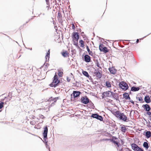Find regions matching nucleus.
<instances>
[{
	"instance_id": "f257e3e1",
	"label": "nucleus",
	"mask_w": 151,
	"mask_h": 151,
	"mask_svg": "<svg viewBox=\"0 0 151 151\" xmlns=\"http://www.w3.org/2000/svg\"><path fill=\"white\" fill-rule=\"evenodd\" d=\"M48 127L47 126H45L44 127V131L42 133V135L43 136V140L41 138L43 142L45 143L46 147L47 149H48L49 151H50L49 146L47 144L48 141L47 140V132Z\"/></svg>"
},
{
	"instance_id": "f03ea898",
	"label": "nucleus",
	"mask_w": 151,
	"mask_h": 151,
	"mask_svg": "<svg viewBox=\"0 0 151 151\" xmlns=\"http://www.w3.org/2000/svg\"><path fill=\"white\" fill-rule=\"evenodd\" d=\"M116 117L120 120H122L125 122H127L129 121V119L127 116L123 113H122L119 110Z\"/></svg>"
},
{
	"instance_id": "7ed1b4c3",
	"label": "nucleus",
	"mask_w": 151,
	"mask_h": 151,
	"mask_svg": "<svg viewBox=\"0 0 151 151\" xmlns=\"http://www.w3.org/2000/svg\"><path fill=\"white\" fill-rule=\"evenodd\" d=\"M60 83V81L58 79L56 73H55L53 78L52 82L50 84V86L51 87H55L58 85Z\"/></svg>"
},
{
	"instance_id": "20e7f679",
	"label": "nucleus",
	"mask_w": 151,
	"mask_h": 151,
	"mask_svg": "<svg viewBox=\"0 0 151 151\" xmlns=\"http://www.w3.org/2000/svg\"><path fill=\"white\" fill-rule=\"evenodd\" d=\"M73 41L74 42V45L78 46V42L79 39V36L77 32H73L72 34V37Z\"/></svg>"
},
{
	"instance_id": "39448f33",
	"label": "nucleus",
	"mask_w": 151,
	"mask_h": 151,
	"mask_svg": "<svg viewBox=\"0 0 151 151\" xmlns=\"http://www.w3.org/2000/svg\"><path fill=\"white\" fill-rule=\"evenodd\" d=\"M90 99L86 95L81 96L80 99L81 103L84 104H87L88 103Z\"/></svg>"
},
{
	"instance_id": "423d86ee",
	"label": "nucleus",
	"mask_w": 151,
	"mask_h": 151,
	"mask_svg": "<svg viewBox=\"0 0 151 151\" xmlns=\"http://www.w3.org/2000/svg\"><path fill=\"white\" fill-rule=\"evenodd\" d=\"M91 117L92 118H95L100 121H103V117L101 116L98 113L92 114Z\"/></svg>"
},
{
	"instance_id": "0eeeda50",
	"label": "nucleus",
	"mask_w": 151,
	"mask_h": 151,
	"mask_svg": "<svg viewBox=\"0 0 151 151\" xmlns=\"http://www.w3.org/2000/svg\"><path fill=\"white\" fill-rule=\"evenodd\" d=\"M118 95H102V98L104 99L106 97H111L114 99H115L117 101H119L120 102L119 99V96Z\"/></svg>"
},
{
	"instance_id": "6e6552de",
	"label": "nucleus",
	"mask_w": 151,
	"mask_h": 151,
	"mask_svg": "<svg viewBox=\"0 0 151 151\" xmlns=\"http://www.w3.org/2000/svg\"><path fill=\"white\" fill-rule=\"evenodd\" d=\"M99 49L100 51L106 53L109 51L108 49L103 44H100L99 46Z\"/></svg>"
},
{
	"instance_id": "1a4fd4ad",
	"label": "nucleus",
	"mask_w": 151,
	"mask_h": 151,
	"mask_svg": "<svg viewBox=\"0 0 151 151\" xmlns=\"http://www.w3.org/2000/svg\"><path fill=\"white\" fill-rule=\"evenodd\" d=\"M119 85L121 88L124 90L127 89L128 88V86L127 83L124 81L120 82Z\"/></svg>"
},
{
	"instance_id": "9d476101",
	"label": "nucleus",
	"mask_w": 151,
	"mask_h": 151,
	"mask_svg": "<svg viewBox=\"0 0 151 151\" xmlns=\"http://www.w3.org/2000/svg\"><path fill=\"white\" fill-rule=\"evenodd\" d=\"M107 136H109L110 137H112V139H111V142L113 143L114 144H116V145L117 144L119 143L117 141H115L116 140L118 139L116 137L112 136L110 133H107Z\"/></svg>"
},
{
	"instance_id": "9b49d317",
	"label": "nucleus",
	"mask_w": 151,
	"mask_h": 151,
	"mask_svg": "<svg viewBox=\"0 0 151 151\" xmlns=\"http://www.w3.org/2000/svg\"><path fill=\"white\" fill-rule=\"evenodd\" d=\"M59 97H56L55 98H53L52 97H51L49 98V99L47 100V101L49 102L50 101V102L51 101H53V102H52L51 103V105H54V103L56 102L57 100L59 99Z\"/></svg>"
},
{
	"instance_id": "f8f14e48",
	"label": "nucleus",
	"mask_w": 151,
	"mask_h": 151,
	"mask_svg": "<svg viewBox=\"0 0 151 151\" xmlns=\"http://www.w3.org/2000/svg\"><path fill=\"white\" fill-rule=\"evenodd\" d=\"M142 107L147 112H151L150 111L151 110V108L149 105L147 104H143Z\"/></svg>"
},
{
	"instance_id": "ddd939ff",
	"label": "nucleus",
	"mask_w": 151,
	"mask_h": 151,
	"mask_svg": "<svg viewBox=\"0 0 151 151\" xmlns=\"http://www.w3.org/2000/svg\"><path fill=\"white\" fill-rule=\"evenodd\" d=\"M143 134L145 136L147 139L151 138V132L150 131L145 130Z\"/></svg>"
},
{
	"instance_id": "4468645a",
	"label": "nucleus",
	"mask_w": 151,
	"mask_h": 151,
	"mask_svg": "<svg viewBox=\"0 0 151 151\" xmlns=\"http://www.w3.org/2000/svg\"><path fill=\"white\" fill-rule=\"evenodd\" d=\"M87 107L91 109H94L95 108L94 104L91 100H89L88 103L87 104Z\"/></svg>"
},
{
	"instance_id": "2eb2a0df",
	"label": "nucleus",
	"mask_w": 151,
	"mask_h": 151,
	"mask_svg": "<svg viewBox=\"0 0 151 151\" xmlns=\"http://www.w3.org/2000/svg\"><path fill=\"white\" fill-rule=\"evenodd\" d=\"M102 71H99L98 70L97 71H96L94 73V74L96 75V77L98 79H100L101 77Z\"/></svg>"
},
{
	"instance_id": "dca6fc26",
	"label": "nucleus",
	"mask_w": 151,
	"mask_h": 151,
	"mask_svg": "<svg viewBox=\"0 0 151 151\" xmlns=\"http://www.w3.org/2000/svg\"><path fill=\"white\" fill-rule=\"evenodd\" d=\"M144 101L147 104L151 102L150 97H149V95H146V96H145Z\"/></svg>"
},
{
	"instance_id": "f3484780",
	"label": "nucleus",
	"mask_w": 151,
	"mask_h": 151,
	"mask_svg": "<svg viewBox=\"0 0 151 151\" xmlns=\"http://www.w3.org/2000/svg\"><path fill=\"white\" fill-rule=\"evenodd\" d=\"M147 142H144L143 144V146L145 148L146 150H147L149 147L150 144L147 141L146 139H145Z\"/></svg>"
},
{
	"instance_id": "a211bd4d",
	"label": "nucleus",
	"mask_w": 151,
	"mask_h": 151,
	"mask_svg": "<svg viewBox=\"0 0 151 151\" xmlns=\"http://www.w3.org/2000/svg\"><path fill=\"white\" fill-rule=\"evenodd\" d=\"M131 145L132 149L134 151H137L138 148L139 147L138 145L134 143L132 144Z\"/></svg>"
},
{
	"instance_id": "6ab92c4d",
	"label": "nucleus",
	"mask_w": 151,
	"mask_h": 151,
	"mask_svg": "<svg viewBox=\"0 0 151 151\" xmlns=\"http://www.w3.org/2000/svg\"><path fill=\"white\" fill-rule=\"evenodd\" d=\"M109 70L111 74L114 75L116 73L117 71L116 69L113 67L109 68Z\"/></svg>"
},
{
	"instance_id": "aec40b11",
	"label": "nucleus",
	"mask_w": 151,
	"mask_h": 151,
	"mask_svg": "<svg viewBox=\"0 0 151 151\" xmlns=\"http://www.w3.org/2000/svg\"><path fill=\"white\" fill-rule=\"evenodd\" d=\"M61 53L64 57H67L69 56V53L67 51H63Z\"/></svg>"
},
{
	"instance_id": "412c9836",
	"label": "nucleus",
	"mask_w": 151,
	"mask_h": 151,
	"mask_svg": "<svg viewBox=\"0 0 151 151\" xmlns=\"http://www.w3.org/2000/svg\"><path fill=\"white\" fill-rule=\"evenodd\" d=\"M91 57L87 55H86L84 56V60L87 63H89L91 61Z\"/></svg>"
},
{
	"instance_id": "4be33fe9",
	"label": "nucleus",
	"mask_w": 151,
	"mask_h": 151,
	"mask_svg": "<svg viewBox=\"0 0 151 151\" xmlns=\"http://www.w3.org/2000/svg\"><path fill=\"white\" fill-rule=\"evenodd\" d=\"M140 89V88L139 87H136L134 86L132 87L131 89L130 94L131 93V91H132L133 92L137 91H139Z\"/></svg>"
},
{
	"instance_id": "5701e85b",
	"label": "nucleus",
	"mask_w": 151,
	"mask_h": 151,
	"mask_svg": "<svg viewBox=\"0 0 151 151\" xmlns=\"http://www.w3.org/2000/svg\"><path fill=\"white\" fill-rule=\"evenodd\" d=\"M127 127V126L122 125V126L121 127V131L123 133H125L126 132L127 129V128H126V127Z\"/></svg>"
},
{
	"instance_id": "b1692460",
	"label": "nucleus",
	"mask_w": 151,
	"mask_h": 151,
	"mask_svg": "<svg viewBox=\"0 0 151 151\" xmlns=\"http://www.w3.org/2000/svg\"><path fill=\"white\" fill-rule=\"evenodd\" d=\"M68 91L70 92H71L72 91L73 92L71 94H80L81 93V92L79 91H72V89L69 90Z\"/></svg>"
},
{
	"instance_id": "393cba45",
	"label": "nucleus",
	"mask_w": 151,
	"mask_h": 151,
	"mask_svg": "<svg viewBox=\"0 0 151 151\" xmlns=\"http://www.w3.org/2000/svg\"><path fill=\"white\" fill-rule=\"evenodd\" d=\"M116 109L115 110H111L110 111L111 113L116 117L119 110L116 111Z\"/></svg>"
},
{
	"instance_id": "a878e982",
	"label": "nucleus",
	"mask_w": 151,
	"mask_h": 151,
	"mask_svg": "<svg viewBox=\"0 0 151 151\" xmlns=\"http://www.w3.org/2000/svg\"><path fill=\"white\" fill-rule=\"evenodd\" d=\"M125 58H126L127 59H128V57H130L132 55V54L131 53H128L126 51L124 52Z\"/></svg>"
},
{
	"instance_id": "bb28decb",
	"label": "nucleus",
	"mask_w": 151,
	"mask_h": 151,
	"mask_svg": "<svg viewBox=\"0 0 151 151\" xmlns=\"http://www.w3.org/2000/svg\"><path fill=\"white\" fill-rule=\"evenodd\" d=\"M58 74L59 77H61L63 76V70H58Z\"/></svg>"
},
{
	"instance_id": "cd10ccee",
	"label": "nucleus",
	"mask_w": 151,
	"mask_h": 151,
	"mask_svg": "<svg viewBox=\"0 0 151 151\" xmlns=\"http://www.w3.org/2000/svg\"><path fill=\"white\" fill-rule=\"evenodd\" d=\"M138 95H137V96H136V98L137 99H138L139 101H140L141 102L143 103L144 102V101H143V99L142 98V97L140 96H138Z\"/></svg>"
},
{
	"instance_id": "c85d7f7f",
	"label": "nucleus",
	"mask_w": 151,
	"mask_h": 151,
	"mask_svg": "<svg viewBox=\"0 0 151 151\" xmlns=\"http://www.w3.org/2000/svg\"><path fill=\"white\" fill-rule=\"evenodd\" d=\"M106 86L107 88H109L111 87V82L109 81H106L105 83Z\"/></svg>"
},
{
	"instance_id": "c756f323",
	"label": "nucleus",
	"mask_w": 151,
	"mask_h": 151,
	"mask_svg": "<svg viewBox=\"0 0 151 151\" xmlns=\"http://www.w3.org/2000/svg\"><path fill=\"white\" fill-rule=\"evenodd\" d=\"M72 76H73L72 74L71 73L70 74L69 76H67V77L66 79H67V81L68 82H69L70 81L71 78H72Z\"/></svg>"
},
{
	"instance_id": "7c9ffc66",
	"label": "nucleus",
	"mask_w": 151,
	"mask_h": 151,
	"mask_svg": "<svg viewBox=\"0 0 151 151\" xmlns=\"http://www.w3.org/2000/svg\"><path fill=\"white\" fill-rule=\"evenodd\" d=\"M79 42L80 44V46L82 47H83L84 46V43L83 41L81 40H80Z\"/></svg>"
},
{
	"instance_id": "2f4dec72",
	"label": "nucleus",
	"mask_w": 151,
	"mask_h": 151,
	"mask_svg": "<svg viewBox=\"0 0 151 151\" xmlns=\"http://www.w3.org/2000/svg\"><path fill=\"white\" fill-rule=\"evenodd\" d=\"M123 98H124L126 100H130V98L129 96L130 95H123Z\"/></svg>"
},
{
	"instance_id": "473e14b6",
	"label": "nucleus",
	"mask_w": 151,
	"mask_h": 151,
	"mask_svg": "<svg viewBox=\"0 0 151 151\" xmlns=\"http://www.w3.org/2000/svg\"><path fill=\"white\" fill-rule=\"evenodd\" d=\"M86 47L89 55H93V53L92 51L90 50L88 47V46H86Z\"/></svg>"
},
{
	"instance_id": "72a5a7b5",
	"label": "nucleus",
	"mask_w": 151,
	"mask_h": 151,
	"mask_svg": "<svg viewBox=\"0 0 151 151\" xmlns=\"http://www.w3.org/2000/svg\"><path fill=\"white\" fill-rule=\"evenodd\" d=\"M82 73L85 76L88 78L89 77V75L87 72L86 71H83Z\"/></svg>"
},
{
	"instance_id": "f704fd0d",
	"label": "nucleus",
	"mask_w": 151,
	"mask_h": 151,
	"mask_svg": "<svg viewBox=\"0 0 151 151\" xmlns=\"http://www.w3.org/2000/svg\"><path fill=\"white\" fill-rule=\"evenodd\" d=\"M50 49H49L47 52L46 56H45V58L46 59H47V58H48V59L50 57Z\"/></svg>"
},
{
	"instance_id": "c9c22d12",
	"label": "nucleus",
	"mask_w": 151,
	"mask_h": 151,
	"mask_svg": "<svg viewBox=\"0 0 151 151\" xmlns=\"http://www.w3.org/2000/svg\"><path fill=\"white\" fill-rule=\"evenodd\" d=\"M109 125L110 126L113 127L114 128H115V127L116 126V124L114 123L113 122L110 123L109 124Z\"/></svg>"
},
{
	"instance_id": "e433bc0d",
	"label": "nucleus",
	"mask_w": 151,
	"mask_h": 151,
	"mask_svg": "<svg viewBox=\"0 0 151 151\" xmlns=\"http://www.w3.org/2000/svg\"><path fill=\"white\" fill-rule=\"evenodd\" d=\"M146 123L147 124V126L148 127H151V125H150L151 123L149 120H148L146 121Z\"/></svg>"
},
{
	"instance_id": "4c0bfd02",
	"label": "nucleus",
	"mask_w": 151,
	"mask_h": 151,
	"mask_svg": "<svg viewBox=\"0 0 151 151\" xmlns=\"http://www.w3.org/2000/svg\"><path fill=\"white\" fill-rule=\"evenodd\" d=\"M105 98L104 99V100H105V101L107 102H108L109 103H111L112 101H113L112 100H111L110 99H108Z\"/></svg>"
},
{
	"instance_id": "58836bf2",
	"label": "nucleus",
	"mask_w": 151,
	"mask_h": 151,
	"mask_svg": "<svg viewBox=\"0 0 151 151\" xmlns=\"http://www.w3.org/2000/svg\"><path fill=\"white\" fill-rule=\"evenodd\" d=\"M146 114L149 115V120L151 121V112H147Z\"/></svg>"
},
{
	"instance_id": "ea45409f",
	"label": "nucleus",
	"mask_w": 151,
	"mask_h": 151,
	"mask_svg": "<svg viewBox=\"0 0 151 151\" xmlns=\"http://www.w3.org/2000/svg\"><path fill=\"white\" fill-rule=\"evenodd\" d=\"M102 94H113L111 92L108 91Z\"/></svg>"
},
{
	"instance_id": "a19ab883",
	"label": "nucleus",
	"mask_w": 151,
	"mask_h": 151,
	"mask_svg": "<svg viewBox=\"0 0 151 151\" xmlns=\"http://www.w3.org/2000/svg\"><path fill=\"white\" fill-rule=\"evenodd\" d=\"M46 4L47 5V7H48V9L50 7V3H49V0H45Z\"/></svg>"
},
{
	"instance_id": "79ce46f5",
	"label": "nucleus",
	"mask_w": 151,
	"mask_h": 151,
	"mask_svg": "<svg viewBox=\"0 0 151 151\" xmlns=\"http://www.w3.org/2000/svg\"><path fill=\"white\" fill-rule=\"evenodd\" d=\"M58 18L61 19L62 18V16L61 13L60 12H59L58 13Z\"/></svg>"
},
{
	"instance_id": "37998d69",
	"label": "nucleus",
	"mask_w": 151,
	"mask_h": 151,
	"mask_svg": "<svg viewBox=\"0 0 151 151\" xmlns=\"http://www.w3.org/2000/svg\"><path fill=\"white\" fill-rule=\"evenodd\" d=\"M80 95H73V99L76 100L78 99V97H79Z\"/></svg>"
},
{
	"instance_id": "c03bdc74",
	"label": "nucleus",
	"mask_w": 151,
	"mask_h": 151,
	"mask_svg": "<svg viewBox=\"0 0 151 151\" xmlns=\"http://www.w3.org/2000/svg\"><path fill=\"white\" fill-rule=\"evenodd\" d=\"M111 139H108V138H106V139H101V141H110L111 142Z\"/></svg>"
},
{
	"instance_id": "a18cd8bd",
	"label": "nucleus",
	"mask_w": 151,
	"mask_h": 151,
	"mask_svg": "<svg viewBox=\"0 0 151 151\" xmlns=\"http://www.w3.org/2000/svg\"><path fill=\"white\" fill-rule=\"evenodd\" d=\"M4 102H1L0 103V109L2 108L4 106Z\"/></svg>"
},
{
	"instance_id": "49530a36",
	"label": "nucleus",
	"mask_w": 151,
	"mask_h": 151,
	"mask_svg": "<svg viewBox=\"0 0 151 151\" xmlns=\"http://www.w3.org/2000/svg\"><path fill=\"white\" fill-rule=\"evenodd\" d=\"M71 52H72V55H73V54H75L76 53V51L75 49L72 50Z\"/></svg>"
},
{
	"instance_id": "de8ad7c7",
	"label": "nucleus",
	"mask_w": 151,
	"mask_h": 151,
	"mask_svg": "<svg viewBox=\"0 0 151 151\" xmlns=\"http://www.w3.org/2000/svg\"><path fill=\"white\" fill-rule=\"evenodd\" d=\"M137 151H144L143 149L139 147L138 148Z\"/></svg>"
},
{
	"instance_id": "09e8293b",
	"label": "nucleus",
	"mask_w": 151,
	"mask_h": 151,
	"mask_svg": "<svg viewBox=\"0 0 151 151\" xmlns=\"http://www.w3.org/2000/svg\"><path fill=\"white\" fill-rule=\"evenodd\" d=\"M39 116H40V118L42 119H44L45 118L44 116L42 114L40 115Z\"/></svg>"
},
{
	"instance_id": "8fccbe9b",
	"label": "nucleus",
	"mask_w": 151,
	"mask_h": 151,
	"mask_svg": "<svg viewBox=\"0 0 151 151\" xmlns=\"http://www.w3.org/2000/svg\"><path fill=\"white\" fill-rule=\"evenodd\" d=\"M72 29H73L74 30L75 29V26L73 23H72Z\"/></svg>"
},
{
	"instance_id": "3c124183",
	"label": "nucleus",
	"mask_w": 151,
	"mask_h": 151,
	"mask_svg": "<svg viewBox=\"0 0 151 151\" xmlns=\"http://www.w3.org/2000/svg\"><path fill=\"white\" fill-rule=\"evenodd\" d=\"M73 95H70L71 98H70V100L71 101H74L75 100V99H73V97H72Z\"/></svg>"
},
{
	"instance_id": "603ef678",
	"label": "nucleus",
	"mask_w": 151,
	"mask_h": 151,
	"mask_svg": "<svg viewBox=\"0 0 151 151\" xmlns=\"http://www.w3.org/2000/svg\"><path fill=\"white\" fill-rule=\"evenodd\" d=\"M96 65H97L98 67L101 68V67L100 66V64L98 62H97Z\"/></svg>"
},
{
	"instance_id": "864d4df0",
	"label": "nucleus",
	"mask_w": 151,
	"mask_h": 151,
	"mask_svg": "<svg viewBox=\"0 0 151 151\" xmlns=\"http://www.w3.org/2000/svg\"><path fill=\"white\" fill-rule=\"evenodd\" d=\"M92 95L95 96V97H96L97 98H99L100 99H101V98H99V95Z\"/></svg>"
},
{
	"instance_id": "5fc2aeb1",
	"label": "nucleus",
	"mask_w": 151,
	"mask_h": 151,
	"mask_svg": "<svg viewBox=\"0 0 151 151\" xmlns=\"http://www.w3.org/2000/svg\"><path fill=\"white\" fill-rule=\"evenodd\" d=\"M129 101L131 102L134 105V101L130 99V100H129Z\"/></svg>"
},
{
	"instance_id": "6e6d98bb",
	"label": "nucleus",
	"mask_w": 151,
	"mask_h": 151,
	"mask_svg": "<svg viewBox=\"0 0 151 151\" xmlns=\"http://www.w3.org/2000/svg\"><path fill=\"white\" fill-rule=\"evenodd\" d=\"M117 146V147H119L121 146V144L119 143L117 144L116 145Z\"/></svg>"
},
{
	"instance_id": "4d7b16f0",
	"label": "nucleus",
	"mask_w": 151,
	"mask_h": 151,
	"mask_svg": "<svg viewBox=\"0 0 151 151\" xmlns=\"http://www.w3.org/2000/svg\"><path fill=\"white\" fill-rule=\"evenodd\" d=\"M121 142L122 143V144H124V142L123 140L122 139H121Z\"/></svg>"
},
{
	"instance_id": "13d9d810",
	"label": "nucleus",
	"mask_w": 151,
	"mask_h": 151,
	"mask_svg": "<svg viewBox=\"0 0 151 151\" xmlns=\"http://www.w3.org/2000/svg\"><path fill=\"white\" fill-rule=\"evenodd\" d=\"M125 149H126V150H128V151H130V150H130L128 148V147H125Z\"/></svg>"
},
{
	"instance_id": "bf43d9fd",
	"label": "nucleus",
	"mask_w": 151,
	"mask_h": 151,
	"mask_svg": "<svg viewBox=\"0 0 151 151\" xmlns=\"http://www.w3.org/2000/svg\"><path fill=\"white\" fill-rule=\"evenodd\" d=\"M8 95V97L9 98H11L12 97V95Z\"/></svg>"
},
{
	"instance_id": "052dcab7",
	"label": "nucleus",
	"mask_w": 151,
	"mask_h": 151,
	"mask_svg": "<svg viewBox=\"0 0 151 151\" xmlns=\"http://www.w3.org/2000/svg\"><path fill=\"white\" fill-rule=\"evenodd\" d=\"M133 110H132L130 112V113H129V116H131V113H132V111H133Z\"/></svg>"
},
{
	"instance_id": "680f3d73",
	"label": "nucleus",
	"mask_w": 151,
	"mask_h": 151,
	"mask_svg": "<svg viewBox=\"0 0 151 151\" xmlns=\"http://www.w3.org/2000/svg\"><path fill=\"white\" fill-rule=\"evenodd\" d=\"M45 78V77H44L43 78H41V79H38L39 80H42V79H44Z\"/></svg>"
},
{
	"instance_id": "e2e57ef3",
	"label": "nucleus",
	"mask_w": 151,
	"mask_h": 151,
	"mask_svg": "<svg viewBox=\"0 0 151 151\" xmlns=\"http://www.w3.org/2000/svg\"><path fill=\"white\" fill-rule=\"evenodd\" d=\"M135 105H136V106H137L138 107L139 105L138 104H135Z\"/></svg>"
},
{
	"instance_id": "0e129e2a",
	"label": "nucleus",
	"mask_w": 151,
	"mask_h": 151,
	"mask_svg": "<svg viewBox=\"0 0 151 151\" xmlns=\"http://www.w3.org/2000/svg\"><path fill=\"white\" fill-rule=\"evenodd\" d=\"M139 39H137V41H136V42L137 43H138V42H139Z\"/></svg>"
},
{
	"instance_id": "69168bd1",
	"label": "nucleus",
	"mask_w": 151,
	"mask_h": 151,
	"mask_svg": "<svg viewBox=\"0 0 151 151\" xmlns=\"http://www.w3.org/2000/svg\"><path fill=\"white\" fill-rule=\"evenodd\" d=\"M115 129V130H116L118 129L117 127H116L115 128H114Z\"/></svg>"
},
{
	"instance_id": "338daca9",
	"label": "nucleus",
	"mask_w": 151,
	"mask_h": 151,
	"mask_svg": "<svg viewBox=\"0 0 151 151\" xmlns=\"http://www.w3.org/2000/svg\"><path fill=\"white\" fill-rule=\"evenodd\" d=\"M119 151H123V149L122 148H121L119 150Z\"/></svg>"
},
{
	"instance_id": "774afa93",
	"label": "nucleus",
	"mask_w": 151,
	"mask_h": 151,
	"mask_svg": "<svg viewBox=\"0 0 151 151\" xmlns=\"http://www.w3.org/2000/svg\"><path fill=\"white\" fill-rule=\"evenodd\" d=\"M150 93L151 94V88H150V90L149 91Z\"/></svg>"
}]
</instances>
